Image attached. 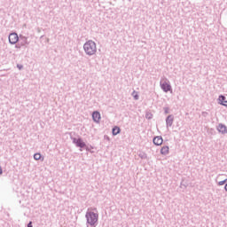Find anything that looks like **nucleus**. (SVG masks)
Segmentation results:
<instances>
[{
  "mask_svg": "<svg viewBox=\"0 0 227 227\" xmlns=\"http://www.w3.org/2000/svg\"><path fill=\"white\" fill-rule=\"evenodd\" d=\"M83 51L86 56L91 58L97 55V43L93 40H88L83 43Z\"/></svg>",
  "mask_w": 227,
  "mask_h": 227,
  "instance_id": "obj_1",
  "label": "nucleus"
},
{
  "mask_svg": "<svg viewBox=\"0 0 227 227\" xmlns=\"http://www.w3.org/2000/svg\"><path fill=\"white\" fill-rule=\"evenodd\" d=\"M86 227H97L98 224V213L87 211L85 215Z\"/></svg>",
  "mask_w": 227,
  "mask_h": 227,
  "instance_id": "obj_2",
  "label": "nucleus"
},
{
  "mask_svg": "<svg viewBox=\"0 0 227 227\" xmlns=\"http://www.w3.org/2000/svg\"><path fill=\"white\" fill-rule=\"evenodd\" d=\"M19 35H17V33L13 32L11 33L9 35V43H11V45H15V43H17V42H19Z\"/></svg>",
  "mask_w": 227,
  "mask_h": 227,
  "instance_id": "obj_3",
  "label": "nucleus"
},
{
  "mask_svg": "<svg viewBox=\"0 0 227 227\" xmlns=\"http://www.w3.org/2000/svg\"><path fill=\"white\" fill-rule=\"evenodd\" d=\"M74 145H75L78 148H84L86 146V143L82 141V138H75V137H71Z\"/></svg>",
  "mask_w": 227,
  "mask_h": 227,
  "instance_id": "obj_4",
  "label": "nucleus"
},
{
  "mask_svg": "<svg viewBox=\"0 0 227 227\" xmlns=\"http://www.w3.org/2000/svg\"><path fill=\"white\" fill-rule=\"evenodd\" d=\"M160 88L165 92L168 93V91H171V84L168 83V82H160Z\"/></svg>",
  "mask_w": 227,
  "mask_h": 227,
  "instance_id": "obj_5",
  "label": "nucleus"
},
{
  "mask_svg": "<svg viewBox=\"0 0 227 227\" xmlns=\"http://www.w3.org/2000/svg\"><path fill=\"white\" fill-rule=\"evenodd\" d=\"M173 121H175V115L169 114L166 118V127H167V129H169V127H173Z\"/></svg>",
  "mask_w": 227,
  "mask_h": 227,
  "instance_id": "obj_6",
  "label": "nucleus"
},
{
  "mask_svg": "<svg viewBox=\"0 0 227 227\" xmlns=\"http://www.w3.org/2000/svg\"><path fill=\"white\" fill-rule=\"evenodd\" d=\"M19 40H20L19 43H20L23 47H25V45H29L28 37H27V36L23 35H20Z\"/></svg>",
  "mask_w": 227,
  "mask_h": 227,
  "instance_id": "obj_7",
  "label": "nucleus"
},
{
  "mask_svg": "<svg viewBox=\"0 0 227 227\" xmlns=\"http://www.w3.org/2000/svg\"><path fill=\"white\" fill-rule=\"evenodd\" d=\"M100 112L95 111L92 113V120L95 121V123H100Z\"/></svg>",
  "mask_w": 227,
  "mask_h": 227,
  "instance_id": "obj_8",
  "label": "nucleus"
},
{
  "mask_svg": "<svg viewBox=\"0 0 227 227\" xmlns=\"http://www.w3.org/2000/svg\"><path fill=\"white\" fill-rule=\"evenodd\" d=\"M216 130H218L220 134H227V127L223 123L218 124V126L216 127Z\"/></svg>",
  "mask_w": 227,
  "mask_h": 227,
  "instance_id": "obj_9",
  "label": "nucleus"
},
{
  "mask_svg": "<svg viewBox=\"0 0 227 227\" xmlns=\"http://www.w3.org/2000/svg\"><path fill=\"white\" fill-rule=\"evenodd\" d=\"M153 145H155V146H160V145L164 143V139H162L160 136H158L153 139Z\"/></svg>",
  "mask_w": 227,
  "mask_h": 227,
  "instance_id": "obj_10",
  "label": "nucleus"
},
{
  "mask_svg": "<svg viewBox=\"0 0 227 227\" xmlns=\"http://www.w3.org/2000/svg\"><path fill=\"white\" fill-rule=\"evenodd\" d=\"M219 100V104L221 106H224V107H227V100H226V97L220 95L218 98Z\"/></svg>",
  "mask_w": 227,
  "mask_h": 227,
  "instance_id": "obj_11",
  "label": "nucleus"
},
{
  "mask_svg": "<svg viewBox=\"0 0 227 227\" xmlns=\"http://www.w3.org/2000/svg\"><path fill=\"white\" fill-rule=\"evenodd\" d=\"M161 155H168L169 154V146L164 145L160 149Z\"/></svg>",
  "mask_w": 227,
  "mask_h": 227,
  "instance_id": "obj_12",
  "label": "nucleus"
},
{
  "mask_svg": "<svg viewBox=\"0 0 227 227\" xmlns=\"http://www.w3.org/2000/svg\"><path fill=\"white\" fill-rule=\"evenodd\" d=\"M112 132H113V136H118V134L121 132V129H120V127L115 126L113 128Z\"/></svg>",
  "mask_w": 227,
  "mask_h": 227,
  "instance_id": "obj_13",
  "label": "nucleus"
},
{
  "mask_svg": "<svg viewBox=\"0 0 227 227\" xmlns=\"http://www.w3.org/2000/svg\"><path fill=\"white\" fill-rule=\"evenodd\" d=\"M138 157L142 160H146V159H148V154H146V153H145V152H140L138 153Z\"/></svg>",
  "mask_w": 227,
  "mask_h": 227,
  "instance_id": "obj_14",
  "label": "nucleus"
},
{
  "mask_svg": "<svg viewBox=\"0 0 227 227\" xmlns=\"http://www.w3.org/2000/svg\"><path fill=\"white\" fill-rule=\"evenodd\" d=\"M85 148L86 152H90V153H93V152L91 150H93V145H86L83 147Z\"/></svg>",
  "mask_w": 227,
  "mask_h": 227,
  "instance_id": "obj_15",
  "label": "nucleus"
},
{
  "mask_svg": "<svg viewBox=\"0 0 227 227\" xmlns=\"http://www.w3.org/2000/svg\"><path fill=\"white\" fill-rule=\"evenodd\" d=\"M34 159H35V160H40V159H42V154H40V153H35Z\"/></svg>",
  "mask_w": 227,
  "mask_h": 227,
  "instance_id": "obj_16",
  "label": "nucleus"
},
{
  "mask_svg": "<svg viewBox=\"0 0 227 227\" xmlns=\"http://www.w3.org/2000/svg\"><path fill=\"white\" fill-rule=\"evenodd\" d=\"M145 118H146V120H152V118H153V114L147 112L145 114Z\"/></svg>",
  "mask_w": 227,
  "mask_h": 227,
  "instance_id": "obj_17",
  "label": "nucleus"
},
{
  "mask_svg": "<svg viewBox=\"0 0 227 227\" xmlns=\"http://www.w3.org/2000/svg\"><path fill=\"white\" fill-rule=\"evenodd\" d=\"M132 96L135 100H139V95H137V92H136V90L132 92Z\"/></svg>",
  "mask_w": 227,
  "mask_h": 227,
  "instance_id": "obj_18",
  "label": "nucleus"
},
{
  "mask_svg": "<svg viewBox=\"0 0 227 227\" xmlns=\"http://www.w3.org/2000/svg\"><path fill=\"white\" fill-rule=\"evenodd\" d=\"M165 114H169V107L166 106L163 108Z\"/></svg>",
  "mask_w": 227,
  "mask_h": 227,
  "instance_id": "obj_19",
  "label": "nucleus"
},
{
  "mask_svg": "<svg viewBox=\"0 0 227 227\" xmlns=\"http://www.w3.org/2000/svg\"><path fill=\"white\" fill-rule=\"evenodd\" d=\"M227 179L218 182V185H224L226 184Z\"/></svg>",
  "mask_w": 227,
  "mask_h": 227,
  "instance_id": "obj_20",
  "label": "nucleus"
},
{
  "mask_svg": "<svg viewBox=\"0 0 227 227\" xmlns=\"http://www.w3.org/2000/svg\"><path fill=\"white\" fill-rule=\"evenodd\" d=\"M201 115L203 116V118H207V116H208V113L207 112H202Z\"/></svg>",
  "mask_w": 227,
  "mask_h": 227,
  "instance_id": "obj_21",
  "label": "nucleus"
},
{
  "mask_svg": "<svg viewBox=\"0 0 227 227\" xmlns=\"http://www.w3.org/2000/svg\"><path fill=\"white\" fill-rule=\"evenodd\" d=\"M23 47L20 43L15 45V49H21Z\"/></svg>",
  "mask_w": 227,
  "mask_h": 227,
  "instance_id": "obj_22",
  "label": "nucleus"
},
{
  "mask_svg": "<svg viewBox=\"0 0 227 227\" xmlns=\"http://www.w3.org/2000/svg\"><path fill=\"white\" fill-rule=\"evenodd\" d=\"M17 68H19V70H22V68H24V66L18 64Z\"/></svg>",
  "mask_w": 227,
  "mask_h": 227,
  "instance_id": "obj_23",
  "label": "nucleus"
},
{
  "mask_svg": "<svg viewBox=\"0 0 227 227\" xmlns=\"http://www.w3.org/2000/svg\"><path fill=\"white\" fill-rule=\"evenodd\" d=\"M104 139H106V141H111V138H109V137L107 135L104 136Z\"/></svg>",
  "mask_w": 227,
  "mask_h": 227,
  "instance_id": "obj_24",
  "label": "nucleus"
},
{
  "mask_svg": "<svg viewBox=\"0 0 227 227\" xmlns=\"http://www.w3.org/2000/svg\"><path fill=\"white\" fill-rule=\"evenodd\" d=\"M27 227H33V222H29Z\"/></svg>",
  "mask_w": 227,
  "mask_h": 227,
  "instance_id": "obj_25",
  "label": "nucleus"
},
{
  "mask_svg": "<svg viewBox=\"0 0 227 227\" xmlns=\"http://www.w3.org/2000/svg\"><path fill=\"white\" fill-rule=\"evenodd\" d=\"M0 175H3V168L0 167Z\"/></svg>",
  "mask_w": 227,
  "mask_h": 227,
  "instance_id": "obj_26",
  "label": "nucleus"
},
{
  "mask_svg": "<svg viewBox=\"0 0 227 227\" xmlns=\"http://www.w3.org/2000/svg\"><path fill=\"white\" fill-rule=\"evenodd\" d=\"M224 191H226V192H227V183L224 185Z\"/></svg>",
  "mask_w": 227,
  "mask_h": 227,
  "instance_id": "obj_27",
  "label": "nucleus"
}]
</instances>
